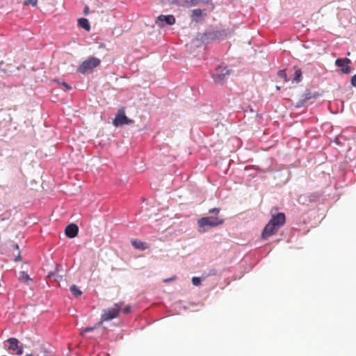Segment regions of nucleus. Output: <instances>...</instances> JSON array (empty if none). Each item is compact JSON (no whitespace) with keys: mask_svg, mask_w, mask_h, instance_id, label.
<instances>
[{"mask_svg":"<svg viewBox=\"0 0 356 356\" xmlns=\"http://www.w3.org/2000/svg\"><path fill=\"white\" fill-rule=\"evenodd\" d=\"M286 218L284 213H278L276 215H272V218L269 221L274 224L277 227L280 228L285 223Z\"/></svg>","mask_w":356,"mask_h":356,"instance_id":"10","label":"nucleus"},{"mask_svg":"<svg viewBox=\"0 0 356 356\" xmlns=\"http://www.w3.org/2000/svg\"><path fill=\"white\" fill-rule=\"evenodd\" d=\"M88 12H89V8H88V7H86V8H84V14H85V15H88Z\"/></svg>","mask_w":356,"mask_h":356,"instance_id":"29","label":"nucleus"},{"mask_svg":"<svg viewBox=\"0 0 356 356\" xmlns=\"http://www.w3.org/2000/svg\"><path fill=\"white\" fill-rule=\"evenodd\" d=\"M134 123V120L128 118L125 115L124 108H120L113 121V124L115 127H120L124 124H131Z\"/></svg>","mask_w":356,"mask_h":356,"instance_id":"4","label":"nucleus"},{"mask_svg":"<svg viewBox=\"0 0 356 356\" xmlns=\"http://www.w3.org/2000/svg\"><path fill=\"white\" fill-rule=\"evenodd\" d=\"M316 97L317 95H312V93L309 91H306L302 95V98L301 99V105L311 99H316Z\"/></svg>","mask_w":356,"mask_h":356,"instance_id":"13","label":"nucleus"},{"mask_svg":"<svg viewBox=\"0 0 356 356\" xmlns=\"http://www.w3.org/2000/svg\"><path fill=\"white\" fill-rule=\"evenodd\" d=\"M278 76H279L280 78L283 79L285 81H287V79H286V72H285V71H284V70H280V71L278 72Z\"/></svg>","mask_w":356,"mask_h":356,"instance_id":"22","label":"nucleus"},{"mask_svg":"<svg viewBox=\"0 0 356 356\" xmlns=\"http://www.w3.org/2000/svg\"><path fill=\"white\" fill-rule=\"evenodd\" d=\"M302 80V71L300 68H296L293 81L299 83Z\"/></svg>","mask_w":356,"mask_h":356,"instance_id":"17","label":"nucleus"},{"mask_svg":"<svg viewBox=\"0 0 356 356\" xmlns=\"http://www.w3.org/2000/svg\"><path fill=\"white\" fill-rule=\"evenodd\" d=\"M280 228L277 227L274 224L268 223L264 227L262 233L261 238L266 239L274 234H275Z\"/></svg>","mask_w":356,"mask_h":356,"instance_id":"9","label":"nucleus"},{"mask_svg":"<svg viewBox=\"0 0 356 356\" xmlns=\"http://www.w3.org/2000/svg\"><path fill=\"white\" fill-rule=\"evenodd\" d=\"M219 211H220V209H218V208H213V209H211L209 210V212L210 213H215L217 214V213H219Z\"/></svg>","mask_w":356,"mask_h":356,"instance_id":"25","label":"nucleus"},{"mask_svg":"<svg viewBox=\"0 0 356 356\" xmlns=\"http://www.w3.org/2000/svg\"><path fill=\"white\" fill-rule=\"evenodd\" d=\"M19 280L24 282H26L29 280H31V279L29 277V275L24 271H21L19 273Z\"/></svg>","mask_w":356,"mask_h":356,"instance_id":"19","label":"nucleus"},{"mask_svg":"<svg viewBox=\"0 0 356 356\" xmlns=\"http://www.w3.org/2000/svg\"><path fill=\"white\" fill-rule=\"evenodd\" d=\"M70 291L72 293V294L76 298L81 296V295L82 294V291L75 284H73L70 286Z\"/></svg>","mask_w":356,"mask_h":356,"instance_id":"16","label":"nucleus"},{"mask_svg":"<svg viewBox=\"0 0 356 356\" xmlns=\"http://www.w3.org/2000/svg\"><path fill=\"white\" fill-rule=\"evenodd\" d=\"M229 74V70H227L226 67L220 65L215 70L212 77L216 83H221Z\"/></svg>","mask_w":356,"mask_h":356,"instance_id":"5","label":"nucleus"},{"mask_svg":"<svg viewBox=\"0 0 356 356\" xmlns=\"http://www.w3.org/2000/svg\"><path fill=\"white\" fill-rule=\"evenodd\" d=\"M8 343V349L12 353H15L18 355L23 354V346L19 345V341L16 338H9L7 340Z\"/></svg>","mask_w":356,"mask_h":356,"instance_id":"6","label":"nucleus"},{"mask_svg":"<svg viewBox=\"0 0 356 356\" xmlns=\"http://www.w3.org/2000/svg\"><path fill=\"white\" fill-rule=\"evenodd\" d=\"M351 60L348 58H337L335 60V65L337 67H341V71L346 74H348L351 72V67L348 65L350 63Z\"/></svg>","mask_w":356,"mask_h":356,"instance_id":"8","label":"nucleus"},{"mask_svg":"<svg viewBox=\"0 0 356 356\" xmlns=\"http://www.w3.org/2000/svg\"><path fill=\"white\" fill-rule=\"evenodd\" d=\"M201 1V0H177L178 5L186 8L194 6Z\"/></svg>","mask_w":356,"mask_h":356,"instance_id":"12","label":"nucleus"},{"mask_svg":"<svg viewBox=\"0 0 356 356\" xmlns=\"http://www.w3.org/2000/svg\"><path fill=\"white\" fill-rule=\"evenodd\" d=\"M350 83L353 87L356 88V74L353 75L351 77Z\"/></svg>","mask_w":356,"mask_h":356,"instance_id":"24","label":"nucleus"},{"mask_svg":"<svg viewBox=\"0 0 356 356\" xmlns=\"http://www.w3.org/2000/svg\"><path fill=\"white\" fill-rule=\"evenodd\" d=\"M98 323H97L94 327H87L83 330V332H89L92 331L95 328L99 327Z\"/></svg>","mask_w":356,"mask_h":356,"instance_id":"23","label":"nucleus"},{"mask_svg":"<svg viewBox=\"0 0 356 356\" xmlns=\"http://www.w3.org/2000/svg\"><path fill=\"white\" fill-rule=\"evenodd\" d=\"M78 22H79V25L81 28L84 29L85 30L89 31L90 29V26L89 22L87 19L81 18L78 20Z\"/></svg>","mask_w":356,"mask_h":356,"instance_id":"15","label":"nucleus"},{"mask_svg":"<svg viewBox=\"0 0 356 356\" xmlns=\"http://www.w3.org/2000/svg\"><path fill=\"white\" fill-rule=\"evenodd\" d=\"M25 356H38V355H34V354H26Z\"/></svg>","mask_w":356,"mask_h":356,"instance_id":"30","label":"nucleus"},{"mask_svg":"<svg viewBox=\"0 0 356 356\" xmlns=\"http://www.w3.org/2000/svg\"><path fill=\"white\" fill-rule=\"evenodd\" d=\"M175 23V18L172 15H159L156 21V24L160 27L163 28L165 25H172Z\"/></svg>","mask_w":356,"mask_h":356,"instance_id":"7","label":"nucleus"},{"mask_svg":"<svg viewBox=\"0 0 356 356\" xmlns=\"http://www.w3.org/2000/svg\"><path fill=\"white\" fill-rule=\"evenodd\" d=\"M131 244L136 249L145 250L147 248L145 243L139 240L131 241Z\"/></svg>","mask_w":356,"mask_h":356,"instance_id":"14","label":"nucleus"},{"mask_svg":"<svg viewBox=\"0 0 356 356\" xmlns=\"http://www.w3.org/2000/svg\"><path fill=\"white\" fill-rule=\"evenodd\" d=\"M203 10L201 9H195L193 10L192 17L197 21L200 17H202Z\"/></svg>","mask_w":356,"mask_h":356,"instance_id":"18","label":"nucleus"},{"mask_svg":"<svg viewBox=\"0 0 356 356\" xmlns=\"http://www.w3.org/2000/svg\"><path fill=\"white\" fill-rule=\"evenodd\" d=\"M38 3V0H25L24 2V5H32L33 6H36Z\"/></svg>","mask_w":356,"mask_h":356,"instance_id":"20","label":"nucleus"},{"mask_svg":"<svg viewBox=\"0 0 356 356\" xmlns=\"http://www.w3.org/2000/svg\"><path fill=\"white\" fill-rule=\"evenodd\" d=\"M101 63V60L95 57H90L81 63L78 67L77 72L80 74L90 72L92 70L98 67Z\"/></svg>","mask_w":356,"mask_h":356,"instance_id":"2","label":"nucleus"},{"mask_svg":"<svg viewBox=\"0 0 356 356\" xmlns=\"http://www.w3.org/2000/svg\"><path fill=\"white\" fill-rule=\"evenodd\" d=\"M192 283L193 284V285L195 286H199L201 284V280L200 277H193L192 278Z\"/></svg>","mask_w":356,"mask_h":356,"instance_id":"21","label":"nucleus"},{"mask_svg":"<svg viewBox=\"0 0 356 356\" xmlns=\"http://www.w3.org/2000/svg\"><path fill=\"white\" fill-rule=\"evenodd\" d=\"M131 311V307L130 306H127L125 307L124 309H123V312L124 314H128Z\"/></svg>","mask_w":356,"mask_h":356,"instance_id":"27","label":"nucleus"},{"mask_svg":"<svg viewBox=\"0 0 356 356\" xmlns=\"http://www.w3.org/2000/svg\"><path fill=\"white\" fill-rule=\"evenodd\" d=\"M176 279V277L174 276L172 277H170V278H168V279H165L163 280L164 282H170V281H172V280H175Z\"/></svg>","mask_w":356,"mask_h":356,"instance_id":"28","label":"nucleus"},{"mask_svg":"<svg viewBox=\"0 0 356 356\" xmlns=\"http://www.w3.org/2000/svg\"><path fill=\"white\" fill-rule=\"evenodd\" d=\"M224 222V220L218 217H204L198 220L197 224L199 225L200 232H205L204 227H216L222 225Z\"/></svg>","mask_w":356,"mask_h":356,"instance_id":"3","label":"nucleus"},{"mask_svg":"<svg viewBox=\"0 0 356 356\" xmlns=\"http://www.w3.org/2000/svg\"><path fill=\"white\" fill-rule=\"evenodd\" d=\"M79 232V228L75 224H70L65 228V232L67 236L69 238H74Z\"/></svg>","mask_w":356,"mask_h":356,"instance_id":"11","label":"nucleus"},{"mask_svg":"<svg viewBox=\"0 0 356 356\" xmlns=\"http://www.w3.org/2000/svg\"><path fill=\"white\" fill-rule=\"evenodd\" d=\"M63 86L65 88L66 90H70L72 89L71 86H70L68 83L63 82L62 83Z\"/></svg>","mask_w":356,"mask_h":356,"instance_id":"26","label":"nucleus"},{"mask_svg":"<svg viewBox=\"0 0 356 356\" xmlns=\"http://www.w3.org/2000/svg\"><path fill=\"white\" fill-rule=\"evenodd\" d=\"M123 303L120 302L115 304L113 307L108 308L103 310V313L101 316L100 321L98 323V325H101L104 321H108L113 318H117L119 316L120 311L122 308Z\"/></svg>","mask_w":356,"mask_h":356,"instance_id":"1","label":"nucleus"}]
</instances>
